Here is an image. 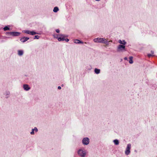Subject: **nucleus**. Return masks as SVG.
I'll list each match as a JSON object with an SVG mask.
<instances>
[{
  "mask_svg": "<svg viewBox=\"0 0 157 157\" xmlns=\"http://www.w3.org/2000/svg\"><path fill=\"white\" fill-rule=\"evenodd\" d=\"M29 39V37H24L21 38L20 39V40L22 43H25Z\"/></svg>",
  "mask_w": 157,
  "mask_h": 157,
  "instance_id": "1a4fd4ad",
  "label": "nucleus"
},
{
  "mask_svg": "<svg viewBox=\"0 0 157 157\" xmlns=\"http://www.w3.org/2000/svg\"><path fill=\"white\" fill-rule=\"evenodd\" d=\"M21 34L20 33L17 32H12V35L14 36H18Z\"/></svg>",
  "mask_w": 157,
  "mask_h": 157,
  "instance_id": "9b49d317",
  "label": "nucleus"
},
{
  "mask_svg": "<svg viewBox=\"0 0 157 157\" xmlns=\"http://www.w3.org/2000/svg\"><path fill=\"white\" fill-rule=\"evenodd\" d=\"M124 60H127L128 59H127V57H125L124 58Z\"/></svg>",
  "mask_w": 157,
  "mask_h": 157,
  "instance_id": "cd10ccee",
  "label": "nucleus"
},
{
  "mask_svg": "<svg viewBox=\"0 0 157 157\" xmlns=\"http://www.w3.org/2000/svg\"><path fill=\"white\" fill-rule=\"evenodd\" d=\"M23 32L27 34H30L31 35H34L37 34V33L35 32L34 31H30L29 30H25Z\"/></svg>",
  "mask_w": 157,
  "mask_h": 157,
  "instance_id": "423d86ee",
  "label": "nucleus"
},
{
  "mask_svg": "<svg viewBox=\"0 0 157 157\" xmlns=\"http://www.w3.org/2000/svg\"><path fill=\"white\" fill-rule=\"evenodd\" d=\"M94 41L95 42H98L107 44L108 43L107 40L104 38H97L94 39Z\"/></svg>",
  "mask_w": 157,
  "mask_h": 157,
  "instance_id": "f03ea898",
  "label": "nucleus"
},
{
  "mask_svg": "<svg viewBox=\"0 0 157 157\" xmlns=\"http://www.w3.org/2000/svg\"><path fill=\"white\" fill-rule=\"evenodd\" d=\"M147 56L148 57H150L152 56H153V55L151 54H148L147 55Z\"/></svg>",
  "mask_w": 157,
  "mask_h": 157,
  "instance_id": "5701e85b",
  "label": "nucleus"
},
{
  "mask_svg": "<svg viewBox=\"0 0 157 157\" xmlns=\"http://www.w3.org/2000/svg\"><path fill=\"white\" fill-rule=\"evenodd\" d=\"M125 46L124 45L119 44L117 47V52H122L125 51Z\"/></svg>",
  "mask_w": 157,
  "mask_h": 157,
  "instance_id": "20e7f679",
  "label": "nucleus"
},
{
  "mask_svg": "<svg viewBox=\"0 0 157 157\" xmlns=\"http://www.w3.org/2000/svg\"><path fill=\"white\" fill-rule=\"evenodd\" d=\"M38 131L37 128L35 127L34 128L32 129V131L30 132V134L31 135H34L35 134V132L36 133Z\"/></svg>",
  "mask_w": 157,
  "mask_h": 157,
  "instance_id": "6e6552de",
  "label": "nucleus"
},
{
  "mask_svg": "<svg viewBox=\"0 0 157 157\" xmlns=\"http://www.w3.org/2000/svg\"><path fill=\"white\" fill-rule=\"evenodd\" d=\"M10 25H8L7 26H6L5 27L3 28V29L4 30V31H5L8 30H9L10 29Z\"/></svg>",
  "mask_w": 157,
  "mask_h": 157,
  "instance_id": "dca6fc26",
  "label": "nucleus"
},
{
  "mask_svg": "<svg viewBox=\"0 0 157 157\" xmlns=\"http://www.w3.org/2000/svg\"><path fill=\"white\" fill-rule=\"evenodd\" d=\"M114 144L116 145H118L119 144V140L117 139H115L113 140Z\"/></svg>",
  "mask_w": 157,
  "mask_h": 157,
  "instance_id": "a211bd4d",
  "label": "nucleus"
},
{
  "mask_svg": "<svg viewBox=\"0 0 157 157\" xmlns=\"http://www.w3.org/2000/svg\"><path fill=\"white\" fill-rule=\"evenodd\" d=\"M40 37V36L38 35H36L34 37V39H39Z\"/></svg>",
  "mask_w": 157,
  "mask_h": 157,
  "instance_id": "4be33fe9",
  "label": "nucleus"
},
{
  "mask_svg": "<svg viewBox=\"0 0 157 157\" xmlns=\"http://www.w3.org/2000/svg\"><path fill=\"white\" fill-rule=\"evenodd\" d=\"M151 54H152V55L153 54H154V51H151Z\"/></svg>",
  "mask_w": 157,
  "mask_h": 157,
  "instance_id": "bb28decb",
  "label": "nucleus"
},
{
  "mask_svg": "<svg viewBox=\"0 0 157 157\" xmlns=\"http://www.w3.org/2000/svg\"><path fill=\"white\" fill-rule=\"evenodd\" d=\"M12 32H8L6 33V34L7 35L11 36L12 35Z\"/></svg>",
  "mask_w": 157,
  "mask_h": 157,
  "instance_id": "412c9836",
  "label": "nucleus"
},
{
  "mask_svg": "<svg viewBox=\"0 0 157 157\" xmlns=\"http://www.w3.org/2000/svg\"><path fill=\"white\" fill-rule=\"evenodd\" d=\"M59 36H57V37H55V36H54V38H56V39H58V40L59 41L64 40H65V37H66L65 35L63 34H60L59 35Z\"/></svg>",
  "mask_w": 157,
  "mask_h": 157,
  "instance_id": "0eeeda50",
  "label": "nucleus"
},
{
  "mask_svg": "<svg viewBox=\"0 0 157 157\" xmlns=\"http://www.w3.org/2000/svg\"><path fill=\"white\" fill-rule=\"evenodd\" d=\"M74 43H75L78 44H80V43L83 44V43L82 42L80 41L79 40H77V39L75 40Z\"/></svg>",
  "mask_w": 157,
  "mask_h": 157,
  "instance_id": "f3484780",
  "label": "nucleus"
},
{
  "mask_svg": "<svg viewBox=\"0 0 157 157\" xmlns=\"http://www.w3.org/2000/svg\"><path fill=\"white\" fill-rule=\"evenodd\" d=\"M77 153L80 157H85L87 153V151L84 148H81L78 151Z\"/></svg>",
  "mask_w": 157,
  "mask_h": 157,
  "instance_id": "f257e3e1",
  "label": "nucleus"
},
{
  "mask_svg": "<svg viewBox=\"0 0 157 157\" xmlns=\"http://www.w3.org/2000/svg\"><path fill=\"white\" fill-rule=\"evenodd\" d=\"M24 54V51L21 50H19L17 51V54L20 56H22Z\"/></svg>",
  "mask_w": 157,
  "mask_h": 157,
  "instance_id": "f8f14e48",
  "label": "nucleus"
},
{
  "mask_svg": "<svg viewBox=\"0 0 157 157\" xmlns=\"http://www.w3.org/2000/svg\"><path fill=\"white\" fill-rule=\"evenodd\" d=\"M118 42L120 44H122L123 45H125L126 43V42L124 40H123L122 41L121 40H119Z\"/></svg>",
  "mask_w": 157,
  "mask_h": 157,
  "instance_id": "4468645a",
  "label": "nucleus"
},
{
  "mask_svg": "<svg viewBox=\"0 0 157 157\" xmlns=\"http://www.w3.org/2000/svg\"><path fill=\"white\" fill-rule=\"evenodd\" d=\"M61 86H63V85H62Z\"/></svg>",
  "mask_w": 157,
  "mask_h": 157,
  "instance_id": "7c9ffc66",
  "label": "nucleus"
},
{
  "mask_svg": "<svg viewBox=\"0 0 157 157\" xmlns=\"http://www.w3.org/2000/svg\"><path fill=\"white\" fill-rule=\"evenodd\" d=\"M65 40L66 42H68L69 41V39L67 38V39H65V40Z\"/></svg>",
  "mask_w": 157,
  "mask_h": 157,
  "instance_id": "393cba45",
  "label": "nucleus"
},
{
  "mask_svg": "<svg viewBox=\"0 0 157 157\" xmlns=\"http://www.w3.org/2000/svg\"><path fill=\"white\" fill-rule=\"evenodd\" d=\"M58 89L60 90V89H61V87L60 86H58Z\"/></svg>",
  "mask_w": 157,
  "mask_h": 157,
  "instance_id": "a878e982",
  "label": "nucleus"
},
{
  "mask_svg": "<svg viewBox=\"0 0 157 157\" xmlns=\"http://www.w3.org/2000/svg\"><path fill=\"white\" fill-rule=\"evenodd\" d=\"M94 71L95 73L98 74L100 73V70L99 69L96 68L94 69Z\"/></svg>",
  "mask_w": 157,
  "mask_h": 157,
  "instance_id": "2eb2a0df",
  "label": "nucleus"
},
{
  "mask_svg": "<svg viewBox=\"0 0 157 157\" xmlns=\"http://www.w3.org/2000/svg\"><path fill=\"white\" fill-rule=\"evenodd\" d=\"M56 31L57 33H59V29H57L56 30Z\"/></svg>",
  "mask_w": 157,
  "mask_h": 157,
  "instance_id": "b1692460",
  "label": "nucleus"
},
{
  "mask_svg": "<svg viewBox=\"0 0 157 157\" xmlns=\"http://www.w3.org/2000/svg\"><path fill=\"white\" fill-rule=\"evenodd\" d=\"M23 88L24 90L26 91H28L30 89L29 86L28 84H25L23 85Z\"/></svg>",
  "mask_w": 157,
  "mask_h": 157,
  "instance_id": "9d476101",
  "label": "nucleus"
},
{
  "mask_svg": "<svg viewBox=\"0 0 157 157\" xmlns=\"http://www.w3.org/2000/svg\"><path fill=\"white\" fill-rule=\"evenodd\" d=\"M39 34L40 35V33H37V34Z\"/></svg>",
  "mask_w": 157,
  "mask_h": 157,
  "instance_id": "c756f323",
  "label": "nucleus"
},
{
  "mask_svg": "<svg viewBox=\"0 0 157 157\" xmlns=\"http://www.w3.org/2000/svg\"><path fill=\"white\" fill-rule=\"evenodd\" d=\"M133 58V57L132 56H130L129 58V62L130 64H132L133 63V61L132 60Z\"/></svg>",
  "mask_w": 157,
  "mask_h": 157,
  "instance_id": "6ab92c4d",
  "label": "nucleus"
},
{
  "mask_svg": "<svg viewBox=\"0 0 157 157\" xmlns=\"http://www.w3.org/2000/svg\"><path fill=\"white\" fill-rule=\"evenodd\" d=\"M10 93L9 91H6L4 95L5 96V98H8L10 97Z\"/></svg>",
  "mask_w": 157,
  "mask_h": 157,
  "instance_id": "ddd939ff",
  "label": "nucleus"
},
{
  "mask_svg": "<svg viewBox=\"0 0 157 157\" xmlns=\"http://www.w3.org/2000/svg\"><path fill=\"white\" fill-rule=\"evenodd\" d=\"M131 147V145L130 144H128L127 145V146L125 151V154L126 155H128L130 154Z\"/></svg>",
  "mask_w": 157,
  "mask_h": 157,
  "instance_id": "7ed1b4c3",
  "label": "nucleus"
},
{
  "mask_svg": "<svg viewBox=\"0 0 157 157\" xmlns=\"http://www.w3.org/2000/svg\"><path fill=\"white\" fill-rule=\"evenodd\" d=\"M95 0L96 1H97V2H99V1H100L101 0Z\"/></svg>",
  "mask_w": 157,
  "mask_h": 157,
  "instance_id": "c85d7f7f",
  "label": "nucleus"
},
{
  "mask_svg": "<svg viewBox=\"0 0 157 157\" xmlns=\"http://www.w3.org/2000/svg\"><path fill=\"white\" fill-rule=\"evenodd\" d=\"M59 10V9L57 7H55L53 10V11L54 12L56 13Z\"/></svg>",
  "mask_w": 157,
  "mask_h": 157,
  "instance_id": "aec40b11",
  "label": "nucleus"
},
{
  "mask_svg": "<svg viewBox=\"0 0 157 157\" xmlns=\"http://www.w3.org/2000/svg\"><path fill=\"white\" fill-rule=\"evenodd\" d=\"M82 143L83 145H87L90 143V139L88 137H85L82 140Z\"/></svg>",
  "mask_w": 157,
  "mask_h": 157,
  "instance_id": "39448f33",
  "label": "nucleus"
}]
</instances>
